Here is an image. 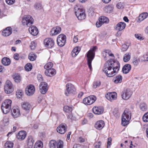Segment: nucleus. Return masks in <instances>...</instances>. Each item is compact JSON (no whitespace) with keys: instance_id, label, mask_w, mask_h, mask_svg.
<instances>
[{"instance_id":"obj_30","label":"nucleus","mask_w":148,"mask_h":148,"mask_svg":"<svg viewBox=\"0 0 148 148\" xmlns=\"http://www.w3.org/2000/svg\"><path fill=\"white\" fill-rule=\"evenodd\" d=\"M122 80V76L120 75L116 76L113 80L115 84L120 83L121 82Z\"/></svg>"},{"instance_id":"obj_55","label":"nucleus","mask_w":148,"mask_h":148,"mask_svg":"<svg viewBox=\"0 0 148 148\" xmlns=\"http://www.w3.org/2000/svg\"><path fill=\"white\" fill-rule=\"evenodd\" d=\"M36 46V44L34 42H32L31 43L30 47L31 48V49L33 50L34 49Z\"/></svg>"},{"instance_id":"obj_25","label":"nucleus","mask_w":148,"mask_h":148,"mask_svg":"<svg viewBox=\"0 0 148 148\" xmlns=\"http://www.w3.org/2000/svg\"><path fill=\"white\" fill-rule=\"evenodd\" d=\"M12 29L10 27H8L3 31L2 34L4 36H8L12 34Z\"/></svg>"},{"instance_id":"obj_19","label":"nucleus","mask_w":148,"mask_h":148,"mask_svg":"<svg viewBox=\"0 0 148 148\" xmlns=\"http://www.w3.org/2000/svg\"><path fill=\"white\" fill-rule=\"evenodd\" d=\"M56 73V70L53 68L46 70L45 71V74L46 76L49 77H52L54 76Z\"/></svg>"},{"instance_id":"obj_52","label":"nucleus","mask_w":148,"mask_h":148,"mask_svg":"<svg viewBox=\"0 0 148 148\" xmlns=\"http://www.w3.org/2000/svg\"><path fill=\"white\" fill-rule=\"evenodd\" d=\"M128 48V47L127 45L125 44H123L122 46L121 50L123 51H125L127 50Z\"/></svg>"},{"instance_id":"obj_14","label":"nucleus","mask_w":148,"mask_h":148,"mask_svg":"<svg viewBox=\"0 0 148 148\" xmlns=\"http://www.w3.org/2000/svg\"><path fill=\"white\" fill-rule=\"evenodd\" d=\"M132 94V91L129 89H127L122 92V98L123 99L128 100L131 97Z\"/></svg>"},{"instance_id":"obj_23","label":"nucleus","mask_w":148,"mask_h":148,"mask_svg":"<svg viewBox=\"0 0 148 148\" xmlns=\"http://www.w3.org/2000/svg\"><path fill=\"white\" fill-rule=\"evenodd\" d=\"M26 136V133L25 131H21L18 133L17 138L18 139L21 140H24Z\"/></svg>"},{"instance_id":"obj_17","label":"nucleus","mask_w":148,"mask_h":148,"mask_svg":"<svg viewBox=\"0 0 148 148\" xmlns=\"http://www.w3.org/2000/svg\"><path fill=\"white\" fill-rule=\"evenodd\" d=\"M29 32L32 35L35 36L38 33V31L37 27L35 26H32L29 29Z\"/></svg>"},{"instance_id":"obj_24","label":"nucleus","mask_w":148,"mask_h":148,"mask_svg":"<svg viewBox=\"0 0 148 148\" xmlns=\"http://www.w3.org/2000/svg\"><path fill=\"white\" fill-rule=\"evenodd\" d=\"M105 123L103 121H97L95 125V127L98 130H101L104 127Z\"/></svg>"},{"instance_id":"obj_48","label":"nucleus","mask_w":148,"mask_h":148,"mask_svg":"<svg viewBox=\"0 0 148 148\" xmlns=\"http://www.w3.org/2000/svg\"><path fill=\"white\" fill-rule=\"evenodd\" d=\"M101 84V82L99 81H97L93 83V87L94 88H96L97 87L99 86Z\"/></svg>"},{"instance_id":"obj_59","label":"nucleus","mask_w":148,"mask_h":148,"mask_svg":"<svg viewBox=\"0 0 148 148\" xmlns=\"http://www.w3.org/2000/svg\"><path fill=\"white\" fill-rule=\"evenodd\" d=\"M101 142H99L97 143L95 146V148H101Z\"/></svg>"},{"instance_id":"obj_53","label":"nucleus","mask_w":148,"mask_h":148,"mask_svg":"<svg viewBox=\"0 0 148 148\" xmlns=\"http://www.w3.org/2000/svg\"><path fill=\"white\" fill-rule=\"evenodd\" d=\"M6 2L9 5L13 4L15 2V0H5Z\"/></svg>"},{"instance_id":"obj_51","label":"nucleus","mask_w":148,"mask_h":148,"mask_svg":"<svg viewBox=\"0 0 148 148\" xmlns=\"http://www.w3.org/2000/svg\"><path fill=\"white\" fill-rule=\"evenodd\" d=\"M132 63L134 66H137L138 64V60L137 58H134L133 59Z\"/></svg>"},{"instance_id":"obj_36","label":"nucleus","mask_w":148,"mask_h":148,"mask_svg":"<svg viewBox=\"0 0 148 148\" xmlns=\"http://www.w3.org/2000/svg\"><path fill=\"white\" fill-rule=\"evenodd\" d=\"M99 21L103 24L104 23H108L109 22V20L108 18L104 16H102L99 18Z\"/></svg>"},{"instance_id":"obj_61","label":"nucleus","mask_w":148,"mask_h":148,"mask_svg":"<svg viewBox=\"0 0 148 148\" xmlns=\"http://www.w3.org/2000/svg\"><path fill=\"white\" fill-rule=\"evenodd\" d=\"M14 58L17 60L19 59V55L17 53H15L14 56Z\"/></svg>"},{"instance_id":"obj_47","label":"nucleus","mask_w":148,"mask_h":148,"mask_svg":"<svg viewBox=\"0 0 148 148\" xmlns=\"http://www.w3.org/2000/svg\"><path fill=\"white\" fill-rule=\"evenodd\" d=\"M140 108L142 110L146 111L147 110V106L145 103H141L140 105Z\"/></svg>"},{"instance_id":"obj_50","label":"nucleus","mask_w":148,"mask_h":148,"mask_svg":"<svg viewBox=\"0 0 148 148\" xmlns=\"http://www.w3.org/2000/svg\"><path fill=\"white\" fill-rule=\"evenodd\" d=\"M16 94L18 98H20L23 95V92L21 91L18 90L16 92Z\"/></svg>"},{"instance_id":"obj_49","label":"nucleus","mask_w":148,"mask_h":148,"mask_svg":"<svg viewBox=\"0 0 148 148\" xmlns=\"http://www.w3.org/2000/svg\"><path fill=\"white\" fill-rule=\"evenodd\" d=\"M143 119L144 122H148V112L145 114L143 116Z\"/></svg>"},{"instance_id":"obj_12","label":"nucleus","mask_w":148,"mask_h":148,"mask_svg":"<svg viewBox=\"0 0 148 148\" xmlns=\"http://www.w3.org/2000/svg\"><path fill=\"white\" fill-rule=\"evenodd\" d=\"M35 91V88L33 85L30 84L27 86L25 89L26 94L28 96L33 95Z\"/></svg>"},{"instance_id":"obj_41","label":"nucleus","mask_w":148,"mask_h":148,"mask_svg":"<svg viewBox=\"0 0 148 148\" xmlns=\"http://www.w3.org/2000/svg\"><path fill=\"white\" fill-rule=\"evenodd\" d=\"M56 142V146L57 148H63L64 143L62 141L58 140Z\"/></svg>"},{"instance_id":"obj_18","label":"nucleus","mask_w":148,"mask_h":148,"mask_svg":"<svg viewBox=\"0 0 148 148\" xmlns=\"http://www.w3.org/2000/svg\"><path fill=\"white\" fill-rule=\"evenodd\" d=\"M92 110L93 112L95 114H100L102 113L103 112V108L101 106L94 107Z\"/></svg>"},{"instance_id":"obj_3","label":"nucleus","mask_w":148,"mask_h":148,"mask_svg":"<svg viewBox=\"0 0 148 148\" xmlns=\"http://www.w3.org/2000/svg\"><path fill=\"white\" fill-rule=\"evenodd\" d=\"M74 10L75 14L78 20H82L84 19L86 17L85 11L82 6L76 5L74 7Z\"/></svg>"},{"instance_id":"obj_16","label":"nucleus","mask_w":148,"mask_h":148,"mask_svg":"<svg viewBox=\"0 0 148 148\" xmlns=\"http://www.w3.org/2000/svg\"><path fill=\"white\" fill-rule=\"evenodd\" d=\"M117 94L115 92H108L106 95V99L111 101L116 99L117 98Z\"/></svg>"},{"instance_id":"obj_56","label":"nucleus","mask_w":148,"mask_h":148,"mask_svg":"<svg viewBox=\"0 0 148 148\" xmlns=\"http://www.w3.org/2000/svg\"><path fill=\"white\" fill-rule=\"evenodd\" d=\"M112 139L111 137H109L108 138V142H107V147H110L111 144V142Z\"/></svg>"},{"instance_id":"obj_38","label":"nucleus","mask_w":148,"mask_h":148,"mask_svg":"<svg viewBox=\"0 0 148 148\" xmlns=\"http://www.w3.org/2000/svg\"><path fill=\"white\" fill-rule=\"evenodd\" d=\"M57 142L54 140H51L49 143V146L50 148H56V147Z\"/></svg>"},{"instance_id":"obj_31","label":"nucleus","mask_w":148,"mask_h":148,"mask_svg":"<svg viewBox=\"0 0 148 148\" xmlns=\"http://www.w3.org/2000/svg\"><path fill=\"white\" fill-rule=\"evenodd\" d=\"M148 16L147 13L146 12L143 13L139 15L138 17V20L140 22L142 21L146 18Z\"/></svg>"},{"instance_id":"obj_9","label":"nucleus","mask_w":148,"mask_h":148,"mask_svg":"<svg viewBox=\"0 0 148 148\" xmlns=\"http://www.w3.org/2000/svg\"><path fill=\"white\" fill-rule=\"evenodd\" d=\"M4 91L7 94L12 92L13 91V85L11 82L9 80H7L4 86Z\"/></svg>"},{"instance_id":"obj_28","label":"nucleus","mask_w":148,"mask_h":148,"mask_svg":"<svg viewBox=\"0 0 148 148\" xmlns=\"http://www.w3.org/2000/svg\"><path fill=\"white\" fill-rule=\"evenodd\" d=\"M80 50V48L79 47H76L74 48L72 51L71 54L72 57H75L79 53Z\"/></svg>"},{"instance_id":"obj_42","label":"nucleus","mask_w":148,"mask_h":148,"mask_svg":"<svg viewBox=\"0 0 148 148\" xmlns=\"http://www.w3.org/2000/svg\"><path fill=\"white\" fill-rule=\"evenodd\" d=\"M36 56L33 53H29L28 56V58L30 61H34L36 60Z\"/></svg>"},{"instance_id":"obj_58","label":"nucleus","mask_w":148,"mask_h":148,"mask_svg":"<svg viewBox=\"0 0 148 148\" xmlns=\"http://www.w3.org/2000/svg\"><path fill=\"white\" fill-rule=\"evenodd\" d=\"M38 79L39 82H41L43 80V78L42 75L40 74H39L38 75Z\"/></svg>"},{"instance_id":"obj_46","label":"nucleus","mask_w":148,"mask_h":148,"mask_svg":"<svg viewBox=\"0 0 148 148\" xmlns=\"http://www.w3.org/2000/svg\"><path fill=\"white\" fill-rule=\"evenodd\" d=\"M108 51L109 50H105L102 52L103 56L105 60H106L107 59V58L108 57Z\"/></svg>"},{"instance_id":"obj_1","label":"nucleus","mask_w":148,"mask_h":148,"mask_svg":"<svg viewBox=\"0 0 148 148\" xmlns=\"http://www.w3.org/2000/svg\"><path fill=\"white\" fill-rule=\"evenodd\" d=\"M111 56L112 58L108 60L105 64L102 71L109 77H111L116 75L120 68V64L117 61L114 60V57L111 51H109L108 56Z\"/></svg>"},{"instance_id":"obj_45","label":"nucleus","mask_w":148,"mask_h":148,"mask_svg":"<svg viewBox=\"0 0 148 148\" xmlns=\"http://www.w3.org/2000/svg\"><path fill=\"white\" fill-rule=\"evenodd\" d=\"M34 7L35 9L38 10H40L42 8V5L39 3H36L34 5Z\"/></svg>"},{"instance_id":"obj_57","label":"nucleus","mask_w":148,"mask_h":148,"mask_svg":"<svg viewBox=\"0 0 148 148\" xmlns=\"http://www.w3.org/2000/svg\"><path fill=\"white\" fill-rule=\"evenodd\" d=\"M143 60L145 61H148V53H146L143 56Z\"/></svg>"},{"instance_id":"obj_6","label":"nucleus","mask_w":148,"mask_h":148,"mask_svg":"<svg viewBox=\"0 0 148 148\" xmlns=\"http://www.w3.org/2000/svg\"><path fill=\"white\" fill-rule=\"evenodd\" d=\"M34 21V19L32 17L28 15H25L23 17L22 22L24 26L29 27L33 23Z\"/></svg>"},{"instance_id":"obj_44","label":"nucleus","mask_w":148,"mask_h":148,"mask_svg":"<svg viewBox=\"0 0 148 148\" xmlns=\"http://www.w3.org/2000/svg\"><path fill=\"white\" fill-rule=\"evenodd\" d=\"M32 66L31 64L28 63L25 66V69L27 71H30L32 69Z\"/></svg>"},{"instance_id":"obj_13","label":"nucleus","mask_w":148,"mask_h":148,"mask_svg":"<svg viewBox=\"0 0 148 148\" xmlns=\"http://www.w3.org/2000/svg\"><path fill=\"white\" fill-rule=\"evenodd\" d=\"M48 89V86L47 84L45 82H42L39 86V90L40 92L42 94H45Z\"/></svg>"},{"instance_id":"obj_54","label":"nucleus","mask_w":148,"mask_h":148,"mask_svg":"<svg viewBox=\"0 0 148 148\" xmlns=\"http://www.w3.org/2000/svg\"><path fill=\"white\" fill-rule=\"evenodd\" d=\"M135 36L138 40H141L143 39V38L141 36V35L140 34H136L135 35Z\"/></svg>"},{"instance_id":"obj_27","label":"nucleus","mask_w":148,"mask_h":148,"mask_svg":"<svg viewBox=\"0 0 148 148\" xmlns=\"http://www.w3.org/2000/svg\"><path fill=\"white\" fill-rule=\"evenodd\" d=\"M27 145L29 148H32L33 145L34 140L31 136L28 137L27 140Z\"/></svg>"},{"instance_id":"obj_7","label":"nucleus","mask_w":148,"mask_h":148,"mask_svg":"<svg viewBox=\"0 0 148 148\" xmlns=\"http://www.w3.org/2000/svg\"><path fill=\"white\" fill-rule=\"evenodd\" d=\"M66 37L65 35L61 34L58 37L57 42L58 45L60 46L63 47L65 44Z\"/></svg>"},{"instance_id":"obj_64","label":"nucleus","mask_w":148,"mask_h":148,"mask_svg":"<svg viewBox=\"0 0 148 148\" xmlns=\"http://www.w3.org/2000/svg\"><path fill=\"white\" fill-rule=\"evenodd\" d=\"M84 94V93L83 92H80L78 95V97L79 98L81 97Z\"/></svg>"},{"instance_id":"obj_22","label":"nucleus","mask_w":148,"mask_h":148,"mask_svg":"<svg viewBox=\"0 0 148 148\" xmlns=\"http://www.w3.org/2000/svg\"><path fill=\"white\" fill-rule=\"evenodd\" d=\"M126 24L123 22H120L118 23L115 26V29L116 30L120 31L125 28Z\"/></svg>"},{"instance_id":"obj_2","label":"nucleus","mask_w":148,"mask_h":148,"mask_svg":"<svg viewBox=\"0 0 148 148\" xmlns=\"http://www.w3.org/2000/svg\"><path fill=\"white\" fill-rule=\"evenodd\" d=\"M132 116L131 111L128 109H126L122 116L121 123L125 126L129 124Z\"/></svg>"},{"instance_id":"obj_34","label":"nucleus","mask_w":148,"mask_h":148,"mask_svg":"<svg viewBox=\"0 0 148 148\" xmlns=\"http://www.w3.org/2000/svg\"><path fill=\"white\" fill-rule=\"evenodd\" d=\"M14 81L16 83L20 82L21 80V77L18 74H16L13 76Z\"/></svg>"},{"instance_id":"obj_4","label":"nucleus","mask_w":148,"mask_h":148,"mask_svg":"<svg viewBox=\"0 0 148 148\" xmlns=\"http://www.w3.org/2000/svg\"><path fill=\"white\" fill-rule=\"evenodd\" d=\"M97 49V48L96 46L94 47L89 50L87 54L88 64V67L90 70H91L92 69L91 64V62L94 58L95 52Z\"/></svg>"},{"instance_id":"obj_8","label":"nucleus","mask_w":148,"mask_h":148,"mask_svg":"<svg viewBox=\"0 0 148 148\" xmlns=\"http://www.w3.org/2000/svg\"><path fill=\"white\" fill-rule=\"evenodd\" d=\"M96 99V97L95 96H90L84 98L83 100V103L85 105H90L94 103Z\"/></svg>"},{"instance_id":"obj_39","label":"nucleus","mask_w":148,"mask_h":148,"mask_svg":"<svg viewBox=\"0 0 148 148\" xmlns=\"http://www.w3.org/2000/svg\"><path fill=\"white\" fill-rule=\"evenodd\" d=\"M64 110L66 112L70 113L72 110V108L67 106H65L64 107Z\"/></svg>"},{"instance_id":"obj_5","label":"nucleus","mask_w":148,"mask_h":148,"mask_svg":"<svg viewBox=\"0 0 148 148\" xmlns=\"http://www.w3.org/2000/svg\"><path fill=\"white\" fill-rule=\"evenodd\" d=\"M12 102L11 100L8 99L5 100L2 103L1 108L4 114H7L11 110Z\"/></svg>"},{"instance_id":"obj_10","label":"nucleus","mask_w":148,"mask_h":148,"mask_svg":"<svg viewBox=\"0 0 148 148\" xmlns=\"http://www.w3.org/2000/svg\"><path fill=\"white\" fill-rule=\"evenodd\" d=\"M75 91V89L74 86L71 84H66V89L64 92L65 94L68 96L70 94L73 93Z\"/></svg>"},{"instance_id":"obj_60","label":"nucleus","mask_w":148,"mask_h":148,"mask_svg":"<svg viewBox=\"0 0 148 148\" xmlns=\"http://www.w3.org/2000/svg\"><path fill=\"white\" fill-rule=\"evenodd\" d=\"M103 23H102L100 21H99V22H97L96 23V26L98 27H100L102 24Z\"/></svg>"},{"instance_id":"obj_35","label":"nucleus","mask_w":148,"mask_h":148,"mask_svg":"<svg viewBox=\"0 0 148 148\" xmlns=\"http://www.w3.org/2000/svg\"><path fill=\"white\" fill-rule=\"evenodd\" d=\"M131 53H127L125 54L123 58V60L124 62H127L130 59Z\"/></svg>"},{"instance_id":"obj_63","label":"nucleus","mask_w":148,"mask_h":148,"mask_svg":"<svg viewBox=\"0 0 148 148\" xmlns=\"http://www.w3.org/2000/svg\"><path fill=\"white\" fill-rule=\"evenodd\" d=\"M78 140L79 142L81 143L84 142L85 141V139L82 137H79Z\"/></svg>"},{"instance_id":"obj_26","label":"nucleus","mask_w":148,"mask_h":148,"mask_svg":"<svg viewBox=\"0 0 148 148\" xmlns=\"http://www.w3.org/2000/svg\"><path fill=\"white\" fill-rule=\"evenodd\" d=\"M131 69V65L129 64H126L123 66L122 71L124 73L127 74L129 72Z\"/></svg>"},{"instance_id":"obj_32","label":"nucleus","mask_w":148,"mask_h":148,"mask_svg":"<svg viewBox=\"0 0 148 148\" xmlns=\"http://www.w3.org/2000/svg\"><path fill=\"white\" fill-rule=\"evenodd\" d=\"M2 63L5 66H8L10 64V60L8 58H2L1 60Z\"/></svg>"},{"instance_id":"obj_15","label":"nucleus","mask_w":148,"mask_h":148,"mask_svg":"<svg viewBox=\"0 0 148 148\" xmlns=\"http://www.w3.org/2000/svg\"><path fill=\"white\" fill-rule=\"evenodd\" d=\"M67 127L66 124H62L60 125L57 128V132L62 134H64L66 131Z\"/></svg>"},{"instance_id":"obj_20","label":"nucleus","mask_w":148,"mask_h":148,"mask_svg":"<svg viewBox=\"0 0 148 148\" xmlns=\"http://www.w3.org/2000/svg\"><path fill=\"white\" fill-rule=\"evenodd\" d=\"M61 30V27L59 26L53 28L51 31V34L55 36L60 33Z\"/></svg>"},{"instance_id":"obj_37","label":"nucleus","mask_w":148,"mask_h":148,"mask_svg":"<svg viewBox=\"0 0 148 148\" xmlns=\"http://www.w3.org/2000/svg\"><path fill=\"white\" fill-rule=\"evenodd\" d=\"M43 147L42 142L40 141H38L35 143L34 148H42Z\"/></svg>"},{"instance_id":"obj_21","label":"nucleus","mask_w":148,"mask_h":148,"mask_svg":"<svg viewBox=\"0 0 148 148\" xmlns=\"http://www.w3.org/2000/svg\"><path fill=\"white\" fill-rule=\"evenodd\" d=\"M11 113L12 116L14 118L18 117L21 115L20 110L17 108H13Z\"/></svg>"},{"instance_id":"obj_29","label":"nucleus","mask_w":148,"mask_h":148,"mask_svg":"<svg viewBox=\"0 0 148 148\" xmlns=\"http://www.w3.org/2000/svg\"><path fill=\"white\" fill-rule=\"evenodd\" d=\"M30 106V104L28 102L26 101L23 102L22 104V108L26 111H28L29 110Z\"/></svg>"},{"instance_id":"obj_43","label":"nucleus","mask_w":148,"mask_h":148,"mask_svg":"<svg viewBox=\"0 0 148 148\" xmlns=\"http://www.w3.org/2000/svg\"><path fill=\"white\" fill-rule=\"evenodd\" d=\"M113 10V8L111 6H107L106 7L105 9V10L106 12L108 13H110Z\"/></svg>"},{"instance_id":"obj_11","label":"nucleus","mask_w":148,"mask_h":148,"mask_svg":"<svg viewBox=\"0 0 148 148\" xmlns=\"http://www.w3.org/2000/svg\"><path fill=\"white\" fill-rule=\"evenodd\" d=\"M54 42L53 39L51 38H47L44 40V44L45 46L48 48H51L54 45Z\"/></svg>"},{"instance_id":"obj_33","label":"nucleus","mask_w":148,"mask_h":148,"mask_svg":"<svg viewBox=\"0 0 148 148\" xmlns=\"http://www.w3.org/2000/svg\"><path fill=\"white\" fill-rule=\"evenodd\" d=\"M14 143L11 141H8L6 142L4 144L5 148H13Z\"/></svg>"},{"instance_id":"obj_40","label":"nucleus","mask_w":148,"mask_h":148,"mask_svg":"<svg viewBox=\"0 0 148 148\" xmlns=\"http://www.w3.org/2000/svg\"><path fill=\"white\" fill-rule=\"evenodd\" d=\"M53 64L52 62H49L45 65L44 66V68L46 69V70L52 69V67L53 66Z\"/></svg>"},{"instance_id":"obj_62","label":"nucleus","mask_w":148,"mask_h":148,"mask_svg":"<svg viewBox=\"0 0 148 148\" xmlns=\"http://www.w3.org/2000/svg\"><path fill=\"white\" fill-rule=\"evenodd\" d=\"M78 38L77 36H75L73 38V41L74 43H76L78 41Z\"/></svg>"}]
</instances>
